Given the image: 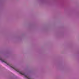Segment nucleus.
<instances>
[{
  "instance_id": "nucleus-1",
  "label": "nucleus",
  "mask_w": 79,
  "mask_h": 79,
  "mask_svg": "<svg viewBox=\"0 0 79 79\" xmlns=\"http://www.w3.org/2000/svg\"><path fill=\"white\" fill-rule=\"evenodd\" d=\"M0 60H1V61H2V62H4V63H6V61H5V60H3L2 59V58L0 57Z\"/></svg>"
},
{
  "instance_id": "nucleus-2",
  "label": "nucleus",
  "mask_w": 79,
  "mask_h": 79,
  "mask_svg": "<svg viewBox=\"0 0 79 79\" xmlns=\"http://www.w3.org/2000/svg\"><path fill=\"white\" fill-rule=\"evenodd\" d=\"M11 68H13V69H15V67H13L11 66Z\"/></svg>"
},
{
  "instance_id": "nucleus-3",
  "label": "nucleus",
  "mask_w": 79,
  "mask_h": 79,
  "mask_svg": "<svg viewBox=\"0 0 79 79\" xmlns=\"http://www.w3.org/2000/svg\"><path fill=\"white\" fill-rule=\"evenodd\" d=\"M8 64V65H9V64Z\"/></svg>"
}]
</instances>
